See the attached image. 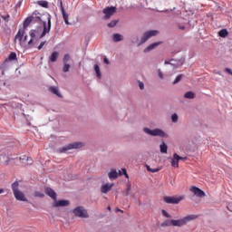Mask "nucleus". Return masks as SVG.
Wrapping results in <instances>:
<instances>
[{
	"label": "nucleus",
	"mask_w": 232,
	"mask_h": 232,
	"mask_svg": "<svg viewBox=\"0 0 232 232\" xmlns=\"http://www.w3.org/2000/svg\"><path fill=\"white\" fill-rule=\"evenodd\" d=\"M47 23L43 22V28L37 27L36 29H32L29 32V35L31 39L28 42L29 46L34 44V41L37 39H43L46 35V34H50V30H52V15L46 14Z\"/></svg>",
	"instance_id": "obj_1"
},
{
	"label": "nucleus",
	"mask_w": 232,
	"mask_h": 232,
	"mask_svg": "<svg viewBox=\"0 0 232 232\" xmlns=\"http://www.w3.org/2000/svg\"><path fill=\"white\" fill-rule=\"evenodd\" d=\"M12 190L16 200H20V202H28V198H26L24 193L19 189V181H14L12 184Z\"/></svg>",
	"instance_id": "obj_2"
},
{
	"label": "nucleus",
	"mask_w": 232,
	"mask_h": 232,
	"mask_svg": "<svg viewBox=\"0 0 232 232\" xmlns=\"http://www.w3.org/2000/svg\"><path fill=\"white\" fill-rule=\"evenodd\" d=\"M197 218H198V217L196 215H188L181 219H172V226L174 227H182V226H186L188 222H191V220H195Z\"/></svg>",
	"instance_id": "obj_3"
},
{
	"label": "nucleus",
	"mask_w": 232,
	"mask_h": 232,
	"mask_svg": "<svg viewBox=\"0 0 232 232\" xmlns=\"http://www.w3.org/2000/svg\"><path fill=\"white\" fill-rule=\"evenodd\" d=\"M82 146H84V144H82V142L76 141V142L70 143L64 147L60 148L58 150V151L60 153H66V151H70V150H79V149L82 148Z\"/></svg>",
	"instance_id": "obj_4"
},
{
	"label": "nucleus",
	"mask_w": 232,
	"mask_h": 232,
	"mask_svg": "<svg viewBox=\"0 0 232 232\" xmlns=\"http://www.w3.org/2000/svg\"><path fill=\"white\" fill-rule=\"evenodd\" d=\"M143 131H145L147 135H150L151 137H166V132L160 129L150 130L148 128H144Z\"/></svg>",
	"instance_id": "obj_5"
},
{
	"label": "nucleus",
	"mask_w": 232,
	"mask_h": 232,
	"mask_svg": "<svg viewBox=\"0 0 232 232\" xmlns=\"http://www.w3.org/2000/svg\"><path fill=\"white\" fill-rule=\"evenodd\" d=\"M72 213L75 217H79L80 218H88L90 216L88 215V210L84 209L83 207H77L72 210Z\"/></svg>",
	"instance_id": "obj_6"
},
{
	"label": "nucleus",
	"mask_w": 232,
	"mask_h": 232,
	"mask_svg": "<svg viewBox=\"0 0 232 232\" xmlns=\"http://www.w3.org/2000/svg\"><path fill=\"white\" fill-rule=\"evenodd\" d=\"M26 39H28V35L24 36V29H19L14 36V41H19L20 44L23 45L24 43H26Z\"/></svg>",
	"instance_id": "obj_7"
},
{
	"label": "nucleus",
	"mask_w": 232,
	"mask_h": 232,
	"mask_svg": "<svg viewBox=\"0 0 232 232\" xmlns=\"http://www.w3.org/2000/svg\"><path fill=\"white\" fill-rule=\"evenodd\" d=\"M102 12L104 14V19H110L111 15L117 13V7H105Z\"/></svg>",
	"instance_id": "obj_8"
},
{
	"label": "nucleus",
	"mask_w": 232,
	"mask_h": 232,
	"mask_svg": "<svg viewBox=\"0 0 232 232\" xmlns=\"http://www.w3.org/2000/svg\"><path fill=\"white\" fill-rule=\"evenodd\" d=\"M157 34H159V31L157 30H151V31L146 32L141 37V44H144V43H146V41L150 39V37H155Z\"/></svg>",
	"instance_id": "obj_9"
},
{
	"label": "nucleus",
	"mask_w": 232,
	"mask_h": 232,
	"mask_svg": "<svg viewBox=\"0 0 232 232\" xmlns=\"http://www.w3.org/2000/svg\"><path fill=\"white\" fill-rule=\"evenodd\" d=\"M189 191L196 195V197H199V198H204V197H206V192H204L198 187L192 186L190 187Z\"/></svg>",
	"instance_id": "obj_10"
},
{
	"label": "nucleus",
	"mask_w": 232,
	"mask_h": 232,
	"mask_svg": "<svg viewBox=\"0 0 232 232\" xmlns=\"http://www.w3.org/2000/svg\"><path fill=\"white\" fill-rule=\"evenodd\" d=\"M184 197L175 198V197H164L163 200L166 204H179Z\"/></svg>",
	"instance_id": "obj_11"
},
{
	"label": "nucleus",
	"mask_w": 232,
	"mask_h": 232,
	"mask_svg": "<svg viewBox=\"0 0 232 232\" xmlns=\"http://www.w3.org/2000/svg\"><path fill=\"white\" fill-rule=\"evenodd\" d=\"M70 206V201L66 199H61V200H54V203L53 204V208H66Z\"/></svg>",
	"instance_id": "obj_12"
},
{
	"label": "nucleus",
	"mask_w": 232,
	"mask_h": 232,
	"mask_svg": "<svg viewBox=\"0 0 232 232\" xmlns=\"http://www.w3.org/2000/svg\"><path fill=\"white\" fill-rule=\"evenodd\" d=\"M31 19L33 21V23H38L39 24H41V23H45L44 21H43V18H41V14L34 12L31 15Z\"/></svg>",
	"instance_id": "obj_13"
},
{
	"label": "nucleus",
	"mask_w": 232,
	"mask_h": 232,
	"mask_svg": "<svg viewBox=\"0 0 232 232\" xmlns=\"http://www.w3.org/2000/svg\"><path fill=\"white\" fill-rule=\"evenodd\" d=\"M45 195L53 198V200H57V193L52 188H45Z\"/></svg>",
	"instance_id": "obj_14"
},
{
	"label": "nucleus",
	"mask_w": 232,
	"mask_h": 232,
	"mask_svg": "<svg viewBox=\"0 0 232 232\" xmlns=\"http://www.w3.org/2000/svg\"><path fill=\"white\" fill-rule=\"evenodd\" d=\"M112 188H113V183L103 184L101 187V193H103V194L110 193V190L112 189Z\"/></svg>",
	"instance_id": "obj_15"
},
{
	"label": "nucleus",
	"mask_w": 232,
	"mask_h": 232,
	"mask_svg": "<svg viewBox=\"0 0 232 232\" xmlns=\"http://www.w3.org/2000/svg\"><path fill=\"white\" fill-rule=\"evenodd\" d=\"M160 44H162V42L151 44L149 46H147L143 52L144 53H148V52H151V50H155V48H157V46H160Z\"/></svg>",
	"instance_id": "obj_16"
},
{
	"label": "nucleus",
	"mask_w": 232,
	"mask_h": 232,
	"mask_svg": "<svg viewBox=\"0 0 232 232\" xmlns=\"http://www.w3.org/2000/svg\"><path fill=\"white\" fill-rule=\"evenodd\" d=\"M61 12H62V15L65 24H70V22L68 21L69 14L66 13V11H64V7L63 6V2H61Z\"/></svg>",
	"instance_id": "obj_17"
},
{
	"label": "nucleus",
	"mask_w": 232,
	"mask_h": 232,
	"mask_svg": "<svg viewBox=\"0 0 232 232\" xmlns=\"http://www.w3.org/2000/svg\"><path fill=\"white\" fill-rule=\"evenodd\" d=\"M118 177L119 173H117V170L115 169H111L109 172V179H111V180H115V179H118Z\"/></svg>",
	"instance_id": "obj_18"
},
{
	"label": "nucleus",
	"mask_w": 232,
	"mask_h": 232,
	"mask_svg": "<svg viewBox=\"0 0 232 232\" xmlns=\"http://www.w3.org/2000/svg\"><path fill=\"white\" fill-rule=\"evenodd\" d=\"M49 92H51V93H53L57 97H63V95H61V92H59V88H57L55 86H51L49 88Z\"/></svg>",
	"instance_id": "obj_19"
},
{
	"label": "nucleus",
	"mask_w": 232,
	"mask_h": 232,
	"mask_svg": "<svg viewBox=\"0 0 232 232\" xmlns=\"http://www.w3.org/2000/svg\"><path fill=\"white\" fill-rule=\"evenodd\" d=\"M33 20H32V16L27 17L24 21V30H26V27L30 26V24H32Z\"/></svg>",
	"instance_id": "obj_20"
},
{
	"label": "nucleus",
	"mask_w": 232,
	"mask_h": 232,
	"mask_svg": "<svg viewBox=\"0 0 232 232\" xmlns=\"http://www.w3.org/2000/svg\"><path fill=\"white\" fill-rule=\"evenodd\" d=\"M173 226V219H167L161 223V227H169Z\"/></svg>",
	"instance_id": "obj_21"
},
{
	"label": "nucleus",
	"mask_w": 232,
	"mask_h": 232,
	"mask_svg": "<svg viewBox=\"0 0 232 232\" xmlns=\"http://www.w3.org/2000/svg\"><path fill=\"white\" fill-rule=\"evenodd\" d=\"M130 191H131V182H127L126 189H125V191H123V195L125 197H128V195H130Z\"/></svg>",
	"instance_id": "obj_22"
},
{
	"label": "nucleus",
	"mask_w": 232,
	"mask_h": 232,
	"mask_svg": "<svg viewBox=\"0 0 232 232\" xmlns=\"http://www.w3.org/2000/svg\"><path fill=\"white\" fill-rule=\"evenodd\" d=\"M59 57V53L57 52H53L52 54H51V57H50V61L51 63H55L57 61V58Z\"/></svg>",
	"instance_id": "obj_23"
},
{
	"label": "nucleus",
	"mask_w": 232,
	"mask_h": 232,
	"mask_svg": "<svg viewBox=\"0 0 232 232\" xmlns=\"http://www.w3.org/2000/svg\"><path fill=\"white\" fill-rule=\"evenodd\" d=\"M37 5H39V6H42L43 8H48V1L46 0H39L37 2Z\"/></svg>",
	"instance_id": "obj_24"
},
{
	"label": "nucleus",
	"mask_w": 232,
	"mask_h": 232,
	"mask_svg": "<svg viewBox=\"0 0 232 232\" xmlns=\"http://www.w3.org/2000/svg\"><path fill=\"white\" fill-rule=\"evenodd\" d=\"M160 153H168V145L164 142L160 145Z\"/></svg>",
	"instance_id": "obj_25"
},
{
	"label": "nucleus",
	"mask_w": 232,
	"mask_h": 232,
	"mask_svg": "<svg viewBox=\"0 0 232 232\" xmlns=\"http://www.w3.org/2000/svg\"><path fill=\"white\" fill-rule=\"evenodd\" d=\"M147 168V171H150V173H159V171H160V169L157 168V169H151V167H150V165H146Z\"/></svg>",
	"instance_id": "obj_26"
},
{
	"label": "nucleus",
	"mask_w": 232,
	"mask_h": 232,
	"mask_svg": "<svg viewBox=\"0 0 232 232\" xmlns=\"http://www.w3.org/2000/svg\"><path fill=\"white\" fill-rule=\"evenodd\" d=\"M228 34L227 29H222L219 31L218 35L219 37H227Z\"/></svg>",
	"instance_id": "obj_27"
},
{
	"label": "nucleus",
	"mask_w": 232,
	"mask_h": 232,
	"mask_svg": "<svg viewBox=\"0 0 232 232\" xmlns=\"http://www.w3.org/2000/svg\"><path fill=\"white\" fill-rule=\"evenodd\" d=\"M113 41H114V43H119V42L122 41V35H121L119 34H114Z\"/></svg>",
	"instance_id": "obj_28"
},
{
	"label": "nucleus",
	"mask_w": 232,
	"mask_h": 232,
	"mask_svg": "<svg viewBox=\"0 0 232 232\" xmlns=\"http://www.w3.org/2000/svg\"><path fill=\"white\" fill-rule=\"evenodd\" d=\"M174 160H188V157H180L179 154L174 153Z\"/></svg>",
	"instance_id": "obj_29"
},
{
	"label": "nucleus",
	"mask_w": 232,
	"mask_h": 232,
	"mask_svg": "<svg viewBox=\"0 0 232 232\" xmlns=\"http://www.w3.org/2000/svg\"><path fill=\"white\" fill-rule=\"evenodd\" d=\"M171 166L173 168H179V160H175V154H173V158L171 159Z\"/></svg>",
	"instance_id": "obj_30"
},
{
	"label": "nucleus",
	"mask_w": 232,
	"mask_h": 232,
	"mask_svg": "<svg viewBox=\"0 0 232 232\" xmlns=\"http://www.w3.org/2000/svg\"><path fill=\"white\" fill-rule=\"evenodd\" d=\"M185 99H193L195 97V94L193 92H187L184 94Z\"/></svg>",
	"instance_id": "obj_31"
},
{
	"label": "nucleus",
	"mask_w": 232,
	"mask_h": 232,
	"mask_svg": "<svg viewBox=\"0 0 232 232\" xmlns=\"http://www.w3.org/2000/svg\"><path fill=\"white\" fill-rule=\"evenodd\" d=\"M117 23H119V20H112L111 23L108 24V27L114 28V26H117Z\"/></svg>",
	"instance_id": "obj_32"
},
{
	"label": "nucleus",
	"mask_w": 232,
	"mask_h": 232,
	"mask_svg": "<svg viewBox=\"0 0 232 232\" xmlns=\"http://www.w3.org/2000/svg\"><path fill=\"white\" fill-rule=\"evenodd\" d=\"M17 59V54L15 53H11L8 56L9 61H15Z\"/></svg>",
	"instance_id": "obj_33"
},
{
	"label": "nucleus",
	"mask_w": 232,
	"mask_h": 232,
	"mask_svg": "<svg viewBox=\"0 0 232 232\" xmlns=\"http://www.w3.org/2000/svg\"><path fill=\"white\" fill-rule=\"evenodd\" d=\"M94 70L96 72V75H97L98 79H101V70L99 69V65L98 64L94 65Z\"/></svg>",
	"instance_id": "obj_34"
},
{
	"label": "nucleus",
	"mask_w": 232,
	"mask_h": 232,
	"mask_svg": "<svg viewBox=\"0 0 232 232\" xmlns=\"http://www.w3.org/2000/svg\"><path fill=\"white\" fill-rule=\"evenodd\" d=\"M34 197H36L38 198H44V193L39 192V191H35L34 192Z\"/></svg>",
	"instance_id": "obj_35"
},
{
	"label": "nucleus",
	"mask_w": 232,
	"mask_h": 232,
	"mask_svg": "<svg viewBox=\"0 0 232 232\" xmlns=\"http://www.w3.org/2000/svg\"><path fill=\"white\" fill-rule=\"evenodd\" d=\"M182 81V74H179L176 77V79L173 82V84H177L178 82H180Z\"/></svg>",
	"instance_id": "obj_36"
},
{
	"label": "nucleus",
	"mask_w": 232,
	"mask_h": 232,
	"mask_svg": "<svg viewBox=\"0 0 232 232\" xmlns=\"http://www.w3.org/2000/svg\"><path fill=\"white\" fill-rule=\"evenodd\" d=\"M171 121H172V122H178L179 115H177V113L172 114Z\"/></svg>",
	"instance_id": "obj_37"
},
{
	"label": "nucleus",
	"mask_w": 232,
	"mask_h": 232,
	"mask_svg": "<svg viewBox=\"0 0 232 232\" xmlns=\"http://www.w3.org/2000/svg\"><path fill=\"white\" fill-rule=\"evenodd\" d=\"M63 72H64V73H66V72H70V64L65 63Z\"/></svg>",
	"instance_id": "obj_38"
},
{
	"label": "nucleus",
	"mask_w": 232,
	"mask_h": 232,
	"mask_svg": "<svg viewBox=\"0 0 232 232\" xmlns=\"http://www.w3.org/2000/svg\"><path fill=\"white\" fill-rule=\"evenodd\" d=\"M161 213H162L163 217H166V218H171V215H169V213H168V211L162 210Z\"/></svg>",
	"instance_id": "obj_39"
},
{
	"label": "nucleus",
	"mask_w": 232,
	"mask_h": 232,
	"mask_svg": "<svg viewBox=\"0 0 232 232\" xmlns=\"http://www.w3.org/2000/svg\"><path fill=\"white\" fill-rule=\"evenodd\" d=\"M68 61H70V54H65L63 56V63H68Z\"/></svg>",
	"instance_id": "obj_40"
},
{
	"label": "nucleus",
	"mask_w": 232,
	"mask_h": 232,
	"mask_svg": "<svg viewBox=\"0 0 232 232\" xmlns=\"http://www.w3.org/2000/svg\"><path fill=\"white\" fill-rule=\"evenodd\" d=\"M44 44H46V41L42 42V43L40 44V45L38 46V50H43V47L44 46Z\"/></svg>",
	"instance_id": "obj_41"
},
{
	"label": "nucleus",
	"mask_w": 232,
	"mask_h": 232,
	"mask_svg": "<svg viewBox=\"0 0 232 232\" xmlns=\"http://www.w3.org/2000/svg\"><path fill=\"white\" fill-rule=\"evenodd\" d=\"M158 76L160 79H164V75L162 74V72L160 70H158Z\"/></svg>",
	"instance_id": "obj_42"
},
{
	"label": "nucleus",
	"mask_w": 232,
	"mask_h": 232,
	"mask_svg": "<svg viewBox=\"0 0 232 232\" xmlns=\"http://www.w3.org/2000/svg\"><path fill=\"white\" fill-rule=\"evenodd\" d=\"M123 175H125L126 179H130L128 172H126V169H122Z\"/></svg>",
	"instance_id": "obj_43"
},
{
	"label": "nucleus",
	"mask_w": 232,
	"mask_h": 232,
	"mask_svg": "<svg viewBox=\"0 0 232 232\" xmlns=\"http://www.w3.org/2000/svg\"><path fill=\"white\" fill-rule=\"evenodd\" d=\"M139 88L140 90H143L144 89V83L143 82H139Z\"/></svg>",
	"instance_id": "obj_44"
},
{
	"label": "nucleus",
	"mask_w": 232,
	"mask_h": 232,
	"mask_svg": "<svg viewBox=\"0 0 232 232\" xmlns=\"http://www.w3.org/2000/svg\"><path fill=\"white\" fill-rule=\"evenodd\" d=\"M26 160H27V162H29L28 164H33V162H34V160L30 157H27Z\"/></svg>",
	"instance_id": "obj_45"
},
{
	"label": "nucleus",
	"mask_w": 232,
	"mask_h": 232,
	"mask_svg": "<svg viewBox=\"0 0 232 232\" xmlns=\"http://www.w3.org/2000/svg\"><path fill=\"white\" fill-rule=\"evenodd\" d=\"M225 71H226L227 73H229L230 75H232V71H231V69L226 68Z\"/></svg>",
	"instance_id": "obj_46"
},
{
	"label": "nucleus",
	"mask_w": 232,
	"mask_h": 232,
	"mask_svg": "<svg viewBox=\"0 0 232 232\" xmlns=\"http://www.w3.org/2000/svg\"><path fill=\"white\" fill-rule=\"evenodd\" d=\"M103 63H105V64H110V60H108V58H104Z\"/></svg>",
	"instance_id": "obj_47"
},
{
	"label": "nucleus",
	"mask_w": 232,
	"mask_h": 232,
	"mask_svg": "<svg viewBox=\"0 0 232 232\" xmlns=\"http://www.w3.org/2000/svg\"><path fill=\"white\" fill-rule=\"evenodd\" d=\"M179 30H186V26H184V25H179Z\"/></svg>",
	"instance_id": "obj_48"
},
{
	"label": "nucleus",
	"mask_w": 232,
	"mask_h": 232,
	"mask_svg": "<svg viewBox=\"0 0 232 232\" xmlns=\"http://www.w3.org/2000/svg\"><path fill=\"white\" fill-rule=\"evenodd\" d=\"M118 175H120V177H122V175H124V172H123V171H121V170H119Z\"/></svg>",
	"instance_id": "obj_49"
},
{
	"label": "nucleus",
	"mask_w": 232,
	"mask_h": 232,
	"mask_svg": "<svg viewBox=\"0 0 232 232\" xmlns=\"http://www.w3.org/2000/svg\"><path fill=\"white\" fill-rule=\"evenodd\" d=\"M119 211H120L121 213H123L122 210H121L120 208H117V209H116V213H119Z\"/></svg>",
	"instance_id": "obj_50"
},
{
	"label": "nucleus",
	"mask_w": 232,
	"mask_h": 232,
	"mask_svg": "<svg viewBox=\"0 0 232 232\" xmlns=\"http://www.w3.org/2000/svg\"><path fill=\"white\" fill-rule=\"evenodd\" d=\"M21 3L22 2H19L18 4H16V8H19V6H21Z\"/></svg>",
	"instance_id": "obj_51"
},
{
	"label": "nucleus",
	"mask_w": 232,
	"mask_h": 232,
	"mask_svg": "<svg viewBox=\"0 0 232 232\" xmlns=\"http://www.w3.org/2000/svg\"><path fill=\"white\" fill-rule=\"evenodd\" d=\"M5 192L4 188H0V195Z\"/></svg>",
	"instance_id": "obj_52"
},
{
	"label": "nucleus",
	"mask_w": 232,
	"mask_h": 232,
	"mask_svg": "<svg viewBox=\"0 0 232 232\" xmlns=\"http://www.w3.org/2000/svg\"><path fill=\"white\" fill-rule=\"evenodd\" d=\"M6 159H7V160H6L5 164L8 165V162H10V160L8 158H6Z\"/></svg>",
	"instance_id": "obj_53"
},
{
	"label": "nucleus",
	"mask_w": 232,
	"mask_h": 232,
	"mask_svg": "<svg viewBox=\"0 0 232 232\" xmlns=\"http://www.w3.org/2000/svg\"><path fill=\"white\" fill-rule=\"evenodd\" d=\"M19 160H24V158H19Z\"/></svg>",
	"instance_id": "obj_54"
},
{
	"label": "nucleus",
	"mask_w": 232,
	"mask_h": 232,
	"mask_svg": "<svg viewBox=\"0 0 232 232\" xmlns=\"http://www.w3.org/2000/svg\"><path fill=\"white\" fill-rule=\"evenodd\" d=\"M109 211H111V207H108Z\"/></svg>",
	"instance_id": "obj_55"
},
{
	"label": "nucleus",
	"mask_w": 232,
	"mask_h": 232,
	"mask_svg": "<svg viewBox=\"0 0 232 232\" xmlns=\"http://www.w3.org/2000/svg\"><path fill=\"white\" fill-rule=\"evenodd\" d=\"M165 64H169V63H168V62H165Z\"/></svg>",
	"instance_id": "obj_56"
}]
</instances>
